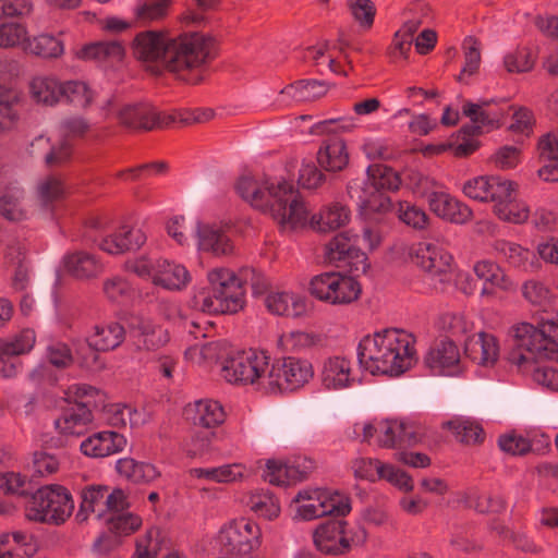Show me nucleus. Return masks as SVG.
<instances>
[{"label":"nucleus","instance_id":"5","mask_svg":"<svg viewBox=\"0 0 558 558\" xmlns=\"http://www.w3.org/2000/svg\"><path fill=\"white\" fill-rule=\"evenodd\" d=\"M208 288L194 296L195 305L203 312L233 314L244 306V289L240 276L226 267H216L207 272Z\"/></svg>","mask_w":558,"mask_h":558},{"label":"nucleus","instance_id":"12","mask_svg":"<svg viewBox=\"0 0 558 558\" xmlns=\"http://www.w3.org/2000/svg\"><path fill=\"white\" fill-rule=\"evenodd\" d=\"M343 520H331L318 526L313 534L315 546L329 555H343L352 545L363 544L366 541V531L360 527L354 534L345 529Z\"/></svg>","mask_w":558,"mask_h":558},{"label":"nucleus","instance_id":"56","mask_svg":"<svg viewBox=\"0 0 558 558\" xmlns=\"http://www.w3.org/2000/svg\"><path fill=\"white\" fill-rule=\"evenodd\" d=\"M356 128L354 118L338 117L330 118L315 123L310 133L314 135H324L328 133H348Z\"/></svg>","mask_w":558,"mask_h":558},{"label":"nucleus","instance_id":"53","mask_svg":"<svg viewBox=\"0 0 558 558\" xmlns=\"http://www.w3.org/2000/svg\"><path fill=\"white\" fill-rule=\"evenodd\" d=\"M62 98L78 108L85 109L93 102L94 96L84 82L68 81L63 83Z\"/></svg>","mask_w":558,"mask_h":558},{"label":"nucleus","instance_id":"38","mask_svg":"<svg viewBox=\"0 0 558 558\" xmlns=\"http://www.w3.org/2000/svg\"><path fill=\"white\" fill-rule=\"evenodd\" d=\"M106 493H108V487L102 485H92L83 488L76 517L81 521L87 520L90 513H95L98 519L105 517Z\"/></svg>","mask_w":558,"mask_h":558},{"label":"nucleus","instance_id":"26","mask_svg":"<svg viewBox=\"0 0 558 558\" xmlns=\"http://www.w3.org/2000/svg\"><path fill=\"white\" fill-rule=\"evenodd\" d=\"M198 248L203 252L221 257L233 253L231 239L220 228L209 225H197Z\"/></svg>","mask_w":558,"mask_h":558},{"label":"nucleus","instance_id":"20","mask_svg":"<svg viewBox=\"0 0 558 558\" xmlns=\"http://www.w3.org/2000/svg\"><path fill=\"white\" fill-rule=\"evenodd\" d=\"M464 353L477 365L493 366L499 357V343L494 335L478 331L466 337Z\"/></svg>","mask_w":558,"mask_h":558},{"label":"nucleus","instance_id":"16","mask_svg":"<svg viewBox=\"0 0 558 558\" xmlns=\"http://www.w3.org/2000/svg\"><path fill=\"white\" fill-rule=\"evenodd\" d=\"M463 193L474 201L493 203L497 206L502 199L517 193V185L509 180L496 175H483L466 181Z\"/></svg>","mask_w":558,"mask_h":558},{"label":"nucleus","instance_id":"47","mask_svg":"<svg viewBox=\"0 0 558 558\" xmlns=\"http://www.w3.org/2000/svg\"><path fill=\"white\" fill-rule=\"evenodd\" d=\"M323 517H343L351 510L350 500L345 495L328 489H318Z\"/></svg>","mask_w":558,"mask_h":558},{"label":"nucleus","instance_id":"31","mask_svg":"<svg viewBox=\"0 0 558 558\" xmlns=\"http://www.w3.org/2000/svg\"><path fill=\"white\" fill-rule=\"evenodd\" d=\"M351 362L343 356H332L324 362L322 380L329 389L349 387L353 380L351 376Z\"/></svg>","mask_w":558,"mask_h":558},{"label":"nucleus","instance_id":"30","mask_svg":"<svg viewBox=\"0 0 558 558\" xmlns=\"http://www.w3.org/2000/svg\"><path fill=\"white\" fill-rule=\"evenodd\" d=\"M125 339L124 327L117 322L96 325L87 336L89 344L97 350L108 352L120 347Z\"/></svg>","mask_w":558,"mask_h":558},{"label":"nucleus","instance_id":"45","mask_svg":"<svg viewBox=\"0 0 558 558\" xmlns=\"http://www.w3.org/2000/svg\"><path fill=\"white\" fill-rule=\"evenodd\" d=\"M246 505L255 514L267 520H272L280 513L279 501L269 490L252 493Z\"/></svg>","mask_w":558,"mask_h":558},{"label":"nucleus","instance_id":"34","mask_svg":"<svg viewBox=\"0 0 558 558\" xmlns=\"http://www.w3.org/2000/svg\"><path fill=\"white\" fill-rule=\"evenodd\" d=\"M444 428L449 429L456 440L468 446L481 445L485 440V432L482 425L471 418L454 417L444 423Z\"/></svg>","mask_w":558,"mask_h":558},{"label":"nucleus","instance_id":"46","mask_svg":"<svg viewBox=\"0 0 558 558\" xmlns=\"http://www.w3.org/2000/svg\"><path fill=\"white\" fill-rule=\"evenodd\" d=\"M493 211L500 220L510 223H523L530 217L527 205L517 202L515 193L502 199L497 206H493Z\"/></svg>","mask_w":558,"mask_h":558},{"label":"nucleus","instance_id":"61","mask_svg":"<svg viewBox=\"0 0 558 558\" xmlns=\"http://www.w3.org/2000/svg\"><path fill=\"white\" fill-rule=\"evenodd\" d=\"M347 7L361 27L365 29L372 27L376 14V8L372 0H348Z\"/></svg>","mask_w":558,"mask_h":558},{"label":"nucleus","instance_id":"14","mask_svg":"<svg viewBox=\"0 0 558 558\" xmlns=\"http://www.w3.org/2000/svg\"><path fill=\"white\" fill-rule=\"evenodd\" d=\"M356 236L349 232L335 235L326 245L324 252L325 262L338 268H345L350 272H366L368 268L367 257L356 245Z\"/></svg>","mask_w":558,"mask_h":558},{"label":"nucleus","instance_id":"49","mask_svg":"<svg viewBox=\"0 0 558 558\" xmlns=\"http://www.w3.org/2000/svg\"><path fill=\"white\" fill-rule=\"evenodd\" d=\"M36 194L39 203L47 207L63 198L65 186L60 177L47 175L37 183Z\"/></svg>","mask_w":558,"mask_h":558},{"label":"nucleus","instance_id":"40","mask_svg":"<svg viewBox=\"0 0 558 558\" xmlns=\"http://www.w3.org/2000/svg\"><path fill=\"white\" fill-rule=\"evenodd\" d=\"M328 89V85L324 81L300 80L286 86L281 94L289 96L295 101L306 102L325 96Z\"/></svg>","mask_w":558,"mask_h":558},{"label":"nucleus","instance_id":"52","mask_svg":"<svg viewBox=\"0 0 558 558\" xmlns=\"http://www.w3.org/2000/svg\"><path fill=\"white\" fill-rule=\"evenodd\" d=\"M171 0H143L135 7V16L142 23H150L167 16Z\"/></svg>","mask_w":558,"mask_h":558},{"label":"nucleus","instance_id":"9","mask_svg":"<svg viewBox=\"0 0 558 558\" xmlns=\"http://www.w3.org/2000/svg\"><path fill=\"white\" fill-rule=\"evenodd\" d=\"M269 369V356L265 352L247 350L234 352L221 367V373L229 383L257 385L264 390V377Z\"/></svg>","mask_w":558,"mask_h":558},{"label":"nucleus","instance_id":"33","mask_svg":"<svg viewBox=\"0 0 558 558\" xmlns=\"http://www.w3.org/2000/svg\"><path fill=\"white\" fill-rule=\"evenodd\" d=\"M474 272L480 280L485 282L482 294H492V289L498 288L504 291L511 290L513 282L505 274L499 265L492 260H480L474 265Z\"/></svg>","mask_w":558,"mask_h":558},{"label":"nucleus","instance_id":"41","mask_svg":"<svg viewBox=\"0 0 558 558\" xmlns=\"http://www.w3.org/2000/svg\"><path fill=\"white\" fill-rule=\"evenodd\" d=\"M116 468L120 475L134 483H150L160 475L155 465L145 462H137L132 458L118 460Z\"/></svg>","mask_w":558,"mask_h":558},{"label":"nucleus","instance_id":"59","mask_svg":"<svg viewBox=\"0 0 558 558\" xmlns=\"http://www.w3.org/2000/svg\"><path fill=\"white\" fill-rule=\"evenodd\" d=\"M386 464L377 459L357 458L352 461V470L356 477L375 482L381 480Z\"/></svg>","mask_w":558,"mask_h":558},{"label":"nucleus","instance_id":"1","mask_svg":"<svg viewBox=\"0 0 558 558\" xmlns=\"http://www.w3.org/2000/svg\"><path fill=\"white\" fill-rule=\"evenodd\" d=\"M235 189L251 206L269 214L283 231L301 229L310 222L319 232H330L347 226L351 219L349 207L339 202L323 207L310 219V209L299 191L284 180L274 182L243 175Z\"/></svg>","mask_w":558,"mask_h":558},{"label":"nucleus","instance_id":"22","mask_svg":"<svg viewBox=\"0 0 558 558\" xmlns=\"http://www.w3.org/2000/svg\"><path fill=\"white\" fill-rule=\"evenodd\" d=\"M126 446V438L112 430L95 433L81 444V451L92 458H105L122 451Z\"/></svg>","mask_w":558,"mask_h":558},{"label":"nucleus","instance_id":"27","mask_svg":"<svg viewBox=\"0 0 558 558\" xmlns=\"http://www.w3.org/2000/svg\"><path fill=\"white\" fill-rule=\"evenodd\" d=\"M267 310L278 316L300 317L307 311L306 300L292 292H275L265 299Z\"/></svg>","mask_w":558,"mask_h":558},{"label":"nucleus","instance_id":"11","mask_svg":"<svg viewBox=\"0 0 558 558\" xmlns=\"http://www.w3.org/2000/svg\"><path fill=\"white\" fill-rule=\"evenodd\" d=\"M98 395V389L86 384L71 386L68 397L73 399L74 404L64 410L62 415L56 420V428L63 435H82L93 421L92 399Z\"/></svg>","mask_w":558,"mask_h":558},{"label":"nucleus","instance_id":"39","mask_svg":"<svg viewBox=\"0 0 558 558\" xmlns=\"http://www.w3.org/2000/svg\"><path fill=\"white\" fill-rule=\"evenodd\" d=\"M246 472L245 465L241 463L225 464L217 468H194L190 470L192 476L206 478L216 483H233L241 481Z\"/></svg>","mask_w":558,"mask_h":558},{"label":"nucleus","instance_id":"25","mask_svg":"<svg viewBox=\"0 0 558 558\" xmlns=\"http://www.w3.org/2000/svg\"><path fill=\"white\" fill-rule=\"evenodd\" d=\"M146 242V235L140 228L122 226L117 232L104 239L99 247L109 254H122L137 250Z\"/></svg>","mask_w":558,"mask_h":558},{"label":"nucleus","instance_id":"24","mask_svg":"<svg viewBox=\"0 0 558 558\" xmlns=\"http://www.w3.org/2000/svg\"><path fill=\"white\" fill-rule=\"evenodd\" d=\"M185 414L194 425L205 428L217 427L226 420L222 405L211 399H201L185 407Z\"/></svg>","mask_w":558,"mask_h":558},{"label":"nucleus","instance_id":"7","mask_svg":"<svg viewBox=\"0 0 558 558\" xmlns=\"http://www.w3.org/2000/svg\"><path fill=\"white\" fill-rule=\"evenodd\" d=\"M310 292L329 305H349L360 299L362 287L353 276L329 271L312 278Z\"/></svg>","mask_w":558,"mask_h":558},{"label":"nucleus","instance_id":"32","mask_svg":"<svg viewBox=\"0 0 558 558\" xmlns=\"http://www.w3.org/2000/svg\"><path fill=\"white\" fill-rule=\"evenodd\" d=\"M123 45L118 40L98 41L84 46L76 52L81 60L97 62H120L124 57Z\"/></svg>","mask_w":558,"mask_h":558},{"label":"nucleus","instance_id":"13","mask_svg":"<svg viewBox=\"0 0 558 558\" xmlns=\"http://www.w3.org/2000/svg\"><path fill=\"white\" fill-rule=\"evenodd\" d=\"M116 118L130 131L163 129L175 121L173 116L159 111L149 102L124 104L117 109Z\"/></svg>","mask_w":558,"mask_h":558},{"label":"nucleus","instance_id":"60","mask_svg":"<svg viewBox=\"0 0 558 558\" xmlns=\"http://www.w3.org/2000/svg\"><path fill=\"white\" fill-rule=\"evenodd\" d=\"M488 105L489 101H482L481 104L465 101L462 106V112L470 118L471 122L478 123L483 128L494 129L497 126L498 116L496 113L490 114L483 109L484 106Z\"/></svg>","mask_w":558,"mask_h":558},{"label":"nucleus","instance_id":"48","mask_svg":"<svg viewBox=\"0 0 558 558\" xmlns=\"http://www.w3.org/2000/svg\"><path fill=\"white\" fill-rule=\"evenodd\" d=\"M468 504L478 513H500L507 507L505 498L493 493L472 492L468 495Z\"/></svg>","mask_w":558,"mask_h":558},{"label":"nucleus","instance_id":"63","mask_svg":"<svg viewBox=\"0 0 558 558\" xmlns=\"http://www.w3.org/2000/svg\"><path fill=\"white\" fill-rule=\"evenodd\" d=\"M505 66L510 73L529 72L534 66V60L529 49L522 48L509 52L504 60Z\"/></svg>","mask_w":558,"mask_h":558},{"label":"nucleus","instance_id":"15","mask_svg":"<svg viewBox=\"0 0 558 558\" xmlns=\"http://www.w3.org/2000/svg\"><path fill=\"white\" fill-rule=\"evenodd\" d=\"M410 257L413 264L432 278H439L440 284L450 280L452 256L440 245L420 242L411 247Z\"/></svg>","mask_w":558,"mask_h":558},{"label":"nucleus","instance_id":"35","mask_svg":"<svg viewBox=\"0 0 558 558\" xmlns=\"http://www.w3.org/2000/svg\"><path fill=\"white\" fill-rule=\"evenodd\" d=\"M29 93L37 104L54 106L62 98L63 83L52 76H36L29 83Z\"/></svg>","mask_w":558,"mask_h":558},{"label":"nucleus","instance_id":"51","mask_svg":"<svg viewBox=\"0 0 558 558\" xmlns=\"http://www.w3.org/2000/svg\"><path fill=\"white\" fill-rule=\"evenodd\" d=\"M35 340L34 330L24 329L11 339H1L0 352L12 360L14 356L28 353L33 349Z\"/></svg>","mask_w":558,"mask_h":558},{"label":"nucleus","instance_id":"43","mask_svg":"<svg viewBox=\"0 0 558 558\" xmlns=\"http://www.w3.org/2000/svg\"><path fill=\"white\" fill-rule=\"evenodd\" d=\"M322 338L308 331L293 330L282 333L278 344L286 352L300 353L320 344Z\"/></svg>","mask_w":558,"mask_h":558},{"label":"nucleus","instance_id":"4","mask_svg":"<svg viewBox=\"0 0 558 558\" xmlns=\"http://www.w3.org/2000/svg\"><path fill=\"white\" fill-rule=\"evenodd\" d=\"M514 344L508 354L510 364L530 371L541 361H558V314L534 326L520 323L512 327Z\"/></svg>","mask_w":558,"mask_h":558},{"label":"nucleus","instance_id":"19","mask_svg":"<svg viewBox=\"0 0 558 558\" xmlns=\"http://www.w3.org/2000/svg\"><path fill=\"white\" fill-rule=\"evenodd\" d=\"M460 359L458 345L450 339H441L429 349L424 362L435 374H454Z\"/></svg>","mask_w":558,"mask_h":558},{"label":"nucleus","instance_id":"54","mask_svg":"<svg viewBox=\"0 0 558 558\" xmlns=\"http://www.w3.org/2000/svg\"><path fill=\"white\" fill-rule=\"evenodd\" d=\"M441 328L456 338L464 337L474 330V323L463 313H447L440 318Z\"/></svg>","mask_w":558,"mask_h":558},{"label":"nucleus","instance_id":"36","mask_svg":"<svg viewBox=\"0 0 558 558\" xmlns=\"http://www.w3.org/2000/svg\"><path fill=\"white\" fill-rule=\"evenodd\" d=\"M317 161L327 171H341L349 162L345 143L340 138L327 141L317 153Z\"/></svg>","mask_w":558,"mask_h":558},{"label":"nucleus","instance_id":"18","mask_svg":"<svg viewBox=\"0 0 558 558\" xmlns=\"http://www.w3.org/2000/svg\"><path fill=\"white\" fill-rule=\"evenodd\" d=\"M423 435L422 428L412 422L381 420L379 421L376 442L384 448L414 446L422 439Z\"/></svg>","mask_w":558,"mask_h":558},{"label":"nucleus","instance_id":"62","mask_svg":"<svg viewBox=\"0 0 558 558\" xmlns=\"http://www.w3.org/2000/svg\"><path fill=\"white\" fill-rule=\"evenodd\" d=\"M263 476L265 481L272 485L282 486L293 483L290 476V464L281 460H267Z\"/></svg>","mask_w":558,"mask_h":558},{"label":"nucleus","instance_id":"64","mask_svg":"<svg viewBox=\"0 0 558 558\" xmlns=\"http://www.w3.org/2000/svg\"><path fill=\"white\" fill-rule=\"evenodd\" d=\"M109 530L117 535H130L142 525V519L133 513H120L112 515L109 520Z\"/></svg>","mask_w":558,"mask_h":558},{"label":"nucleus","instance_id":"57","mask_svg":"<svg viewBox=\"0 0 558 558\" xmlns=\"http://www.w3.org/2000/svg\"><path fill=\"white\" fill-rule=\"evenodd\" d=\"M0 215L10 221H22L27 213L22 204V193H5L0 197Z\"/></svg>","mask_w":558,"mask_h":558},{"label":"nucleus","instance_id":"3","mask_svg":"<svg viewBox=\"0 0 558 558\" xmlns=\"http://www.w3.org/2000/svg\"><path fill=\"white\" fill-rule=\"evenodd\" d=\"M414 343V338L404 330L384 329L360 341L357 359L372 374L399 376L416 361Z\"/></svg>","mask_w":558,"mask_h":558},{"label":"nucleus","instance_id":"21","mask_svg":"<svg viewBox=\"0 0 558 558\" xmlns=\"http://www.w3.org/2000/svg\"><path fill=\"white\" fill-rule=\"evenodd\" d=\"M428 204L430 209L442 219L453 223H465L472 218L471 208L444 192H433L428 195Z\"/></svg>","mask_w":558,"mask_h":558},{"label":"nucleus","instance_id":"42","mask_svg":"<svg viewBox=\"0 0 558 558\" xmlns=\"http://www.w3.org/2000/svg\"><path fill=\"white\" fill-rule=\"evenodd\" d=\"M367 182L371 186L366 190L380 192L381 190L397 191L401 184L399 174L391 168L375 163L367 167Z\"/></svg>","mask_w":558,"mask_h":558},{"label":"nucleus","instance_id":"58","mask_svg":"<svg viewBox=\"0 0 558 558\" xmlns=\"http://www.w3.org/2000/svg\"><path fill=\"white\" fill-rule=\"evenodd\" d=\"M161 543L159 530H148L143 537L137 539L136 550L132 558H157L161 550Z\"/></svg>","mask_w":558,"mask_h":558},{"label":"nucleus","instance_id":"50","mask_svg":"<svg viewBox=\"0 0 558 558\" xmlns=\"http://www.w3.org/2000/svg\"><path fill=\"white\" fill-rule=\"evenodd\" d=\"M186 353L194 354L198 353L199 356L208 363H221L222 366L226 364V361L232 356L234 353L229 343L223 340L207 342L202 347H192Z\"/></svg>","mask_w":558,"mask_h":558},{"label":"nucleus","instance_id":"44","mask_svg":"<svg viewBox=\"0 0 558 558\" xmlns=\"http://www.w3.org/2000/svg\"><path fill=\"white\" fill-rule=\"evenodd\" d=\"M24 50L32 54L51 59L63 54V43L52 35L43 34L28 39L24 45Z\"/></svg>","mask_w":558,"mask_h":558},{"label":"nucleus","instance_id":"37","mask_svg":"<svg viewBox=\"0 0 558 558\" xmlns=\"http://www.w3.org/2000/svg\"><path fill=\"white\" fill-rule=\"evenodd\" d=\"M495 250L514 268L524 271L533 268L535 254L518 243L499 240L495 243Z\"/></svg>","mask_w":558,"mask_h":558},{"label":"nucleus","instance_id":"6","mask_svg":"<svg viewBox=\"0 0 558 558\" xmlns=\"http://www.w3.org/2000/svg\"><path fill=\"white\" fill-rule=\"evenodd\" d=\"M74 501L68 488L58 484L38 488L25 506L29 521L61 525L73 513Z\"/></svg>","mask_w":558,"mask_h":558},{"label":"nucleus","instance_id":"55","mask_svg":"<svg viewBox=\"0 0 558 558\" xmlns=\"http://www.w3.org/2000/svg\"><path fill=\"white\" fill-rule=\"evenodd\" d=\"M522 296L532 305L547 306L551 303L553 293L542 281L531 279L521 287Z\"/></svg>","mask_w":558,"mask_h":558},{"label":"nucleus","instance_id":"10","mask_svg":"<svg viewBox=\"0 0 558 558\" xmlns=\"http://www.w3.org/2000/svg\"><path fill=\"white\" fill-rule=\"evenodd\" d=\"M313 374L312 364L307 360L292 356L277 360L264 377V391H294L307 384Z\"/></svg>","mask_w":558,"mask_h":558},{"label":"nucleus","instance_id":"29","mask_svg":"<svg viewBox=\"0 0 558 558\" xmlns=\"http://www.w3.org/2000/svg\"><path fill=\"white\" fill-rule=\"evenodd\" d=\"M363 180L355 179L348 185L349 195L357 198V204L366 213H387L391 208L390 198L380 192H373L364 187Z\"/></svg>","mask_w":558,"mask_h":558},{"label":"nucleus","instance_id":"23","mask_svg":"<svg viewBox=\"0 0 558 558\" xmlns=\"http://www.w3.org/2000/svg\"><path fill=\"white\" fill-rule=\"evenodd\" d=\"M62 265L68 274L78 280L96 278L104 271L101 260L86 251L66 253L62 258Z\"/></svg>","mask_w":558,"mask_h":558},{"label":"nucleus","instance_id":"2","mask_svg":"<svg viewBox=\"0 0 558 558\" xmlns=\"http://www.w3.org/2000/svg\"><path fill=\"white\" fill-rule=\"evenodd\" d=\"M132 49L138 61L160 64L189 85L205 80L206 66L214 59L213 38L197 32L170 37L165 32L144 31L135 36Z\"/></svg>","mask_w":558,"mask_h":558},{"label":"nucleus","instance_id":"17","mask_svg":"<svg viewBox=\"0 0 558 558\" xmlns=\"http://www.w3.org/2000/svg\"><path fill=\"white\" fill-rule=\"evenodd\" d=\"M131 340L138 351H156L165 347L169 332L149 317H135L129 325Z\"/></svg>","mask_w":558,"mask_h":558},{"label":"nucleus","instance_id":"8","mask_svg":"<svg viewBox=\"0 0 558 558\" xmlns=\"http://www.w3.org/2000/svg\"><path fill=\"white\" fill-rule=\"evenodd\" d=\"M219 543L225 558H251L262 544V531L254 521L240 518L220 530Z\"/></svg>","mask_w":558,"mask_h":558},{"label":"nucleus","instance_id":"28","mask_svg":"<svg viewBox=\"0 0 558 558\" xmlns=\"http://www.w3.org/2000/svg\"><path fill=\"white\" fill-rule=\"evenodd\" d=\"M191 280L187 269L167 259H156L154 284L167 290H180Z\"/></svg>","mask_w":558,"mask_h":558}]
</instances>
